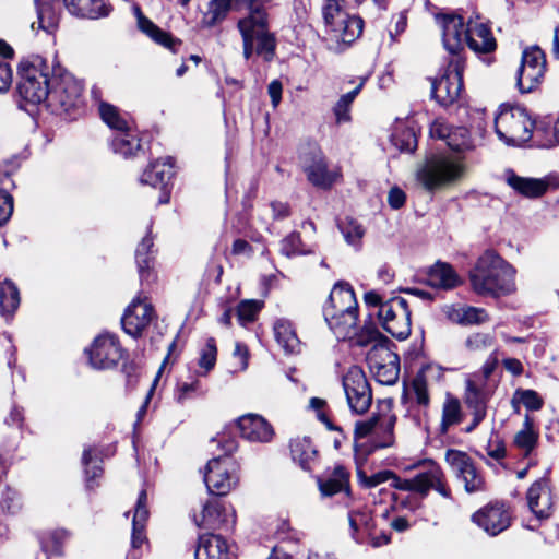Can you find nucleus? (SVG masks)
Listing matches in <instances>:
<instances>
[{
  "instance_id": "7c9ffc66",
  "label": "nucleus",
  "mask_w": 559,
  "mask_h": 559,
  "mask_svg": "<svg viewBox=\"0 0 559 559\" xmlns=\"http://www.w3.org/2000/svg\"><path fill=\"white\" fill-rule=\"evenodd\" d=\"M489 393L473 380L466 382L464 403L475 421H483L487 415Z\"/></svg>"
},
{
  "instance_id": "5701e85b",
  "label": "nucleus",
  "mask_w": 559,
  "mask_h": 559,
  "mask_svg": "<svg viewBox=\"0 0 559 559\" xmlns=\"http://www.w3.org/2000/svg\"><path fill=\"white\" fill-rule=\"evenodd\" d=\"M173 175V158L166 157L164 159H157L152 163L143 171L140 178V182L142 185H150L154 188H159L162 190L159 203L166 204L169 202V190L167 187Z\"/></svg>"
},
{
  "instance_id": "774afa93",
  "label": "nucleus",
  "mask_w": 559,
  "mask_h": 559,
  "mask_svg": "<svg viewBox=\"0 0 559 559\" xmlns=\"http://www.w3.org/2000/svg\"><path fill=\"white\" fill-rule=\"evenodd\" d=\"M309 405L312 409L317 411L318 419L323 423L330 430L336 429L332 423L330 421L326 414L322 411L325 406V401L319 397H312L309 402Z\"/></svg>"
},
{
  "instance_id": "c756f323",
  "label": "nucleus",
  "mask_w": 559,
  "mask_h": 559,
  "mask_svg": "<svg viewBox=\"0 0 559 559\" xmlns=\"http://www.w3.org/2000/svg\"><path fill=\"white\" fill-rule=\"evenodd\" d=\"M467 46L476 53H489L496 49L497 45L490 28L485 23L469 20Z\"/></svg>"
},
{
  "instance_id": "37998d69",
  "label": "nucleus",
  "mask_w": 559,
  "mask_h": 559,
  "mask_svg": "<svg viewBox=\"0 0 559 559\" xmlns=\"http://www.w3.org/2000/svg\"><path fill=\"white\" fill-rule=\"evenodd\" d=\"M429 283L433 287L450 289L459 284V277L449 264L437 263L429 273Z\"/></svg>"
},
{
  "instance_id": "4be33fe9",
  "label": "nucleus",
  "mask_w": 559,
  "mask_h": 559,
  "mask_svg": "<svg viewBox=\"0 0 559 559\" xmlns=\"http://www.w3.org/2000/svg\"><path fill=\"white\" fill-rule=\"evenodd\" d=\"M194 522L205 530L233 528L236 522L235 512L227 508L218 499L209 500L199 516L194 515Z\"/></svg>"
},
{
  "instance_id": "6e6552de",
  "label": "nucleus",
  "mask_w": 559,
  "mask_h": 559,
  "mask_svg": "<svg viewBox=\"0 0 559 559\" xmlns=\"http://www.w3.org/2000/svg\"><path fill=\"white\" fill-rule=\"evenodd\" d=\"M83 85L69 72L55 73L50 88L48 108L62 114L82 104Z\"/></svg>"
},
{
  "instance_id": "9b49d317",
  "label": "nucleus",
  "mask_w": 559,
  "mask_h": 559,
  "mask_svg": "<svg viewBox=\"0 0 559 559\" xmlns=\"http://www.w3.org/2000/svg\"><path fill=\"white\" fill-rule=\"evenodd\" d=\"M378 317L382 328L397 340H405L411 334V310L402 297H393L381 305Z\"/></svg>"
},
{
  "instance_id": "ea45409f",
  "label": "nucleus",
  "mask_w": 559,
  "mask_h": 559,
  "mask_svg": "<svg viewBox=\"0 0 559 559\" xmlns=\"http://www.w3.org/2000/svg\"><path fill=\"white\" fill-rule=\"evenodd\" d=\"M290 453L293 460L304 469H310V464L317 456V450L309 438H297L292 440Z\"/></svg>"
},
{
  "instance_id": "a211bd4d",
  "label": "nucleus",
  "mask_w": 559,
  "mask_h": 559,
  "mask_svg": "<svg viewBox=\"0 0 559 559\" xmlns=\"http://www.w3.org/2000/svg\"><path fill=\"white\" fill-rule=\"evenodd\" d=\"M302 168L307 179L321 189H330L340 177L337 170H329L325 157L321 150L313 146L302 156Z\"/></svg>"
},
{
  "instance_id": "6e6d98bb",
  "label": "nucleus",
  "mask_w": 559,
  "mask_h": 559,
  "mask_svg": "<svg viewBox=\"0 0 559 559\" xmlns=\"http://www.w3.org/2000/svg\"><path fill=\"white\" fill-rule=\"evenodd\" d=\"M217 348L214 338H209L201 350L199 366L204 369V374L212 370L216 364Z\"/></svg>"
},
{
  "instance_id": "0eeeda50",
  "label": "nucleus",
  "mask_w": 559,
  "mask_h": 559,
  "mask_svg": "<svg viewBox=\"0 0 559 559\" xmlns=\"http://www.w3.org/2000/svg\"><path fill=\"white\" fill-rule=\"evenodd\" d=\"M396 416L390 411L373 413L368 419L355 424V439L370 438L373 448H388L394 443Z\"/></svg>"
},
{
  "instance_id": "864d4df0",
  "label": "nucleus",
  "mask_w": 559,
  "mask_h": 559,
  "mask_svg": "<svg viewBox=\"0 0 559 559\" xmlns=\"http://www.w3.org/2000/svg\"><path fill=\"white\" fill-rule=\"evenodd\" d=\"M281 252L290 258L296 254H305L308 251L302 248L300 235L294 231L281 241Z\"/></svg>"
},
{
  "instance_id": "aec40b11",
  "label": "nucleus",
  "mask_w": 559,
  "mask_h": 559,
  "mask_svg": "<svg viewBox=\"0 0 559 559\" xmlns=\"http://www.w3.org/2000/svg\"><path fill=\"white\" fill-rule=\"evenodd\" d=\"M472 520L488 535L496 536L510 526L512 515L504 503L495 502L475 512Z\"/></svg>"
},
{
  "instance_id": "4c0bfd02",
  "label": "nucleus",
  "mask_w": 559,
  "mask_h": 559,
  "mask_svg": "<svg viewBox=\"0 0 559 559\" xmlns=\"http://www.w3.org/2000/svg\"><path fill=\"white\" fill-rule=\"evenodd\" d=\"M537 441L538 433L534 431L531 419L526 417L523 428L513 438V448L519 451L520 455L528 457L536 448Z\"/></svg>"
},
{
  "instance_id": "f03ea898",
  "label": "nucleus",
  "mask_w": 559,
  "mask_h": 559,
  "mask_svg": "<svg viewBox=\"0 0 559 559\" xmlns=\"http://www.w3.org/2000/svg\"><path fill=\"white\" fill-rule=\"evenodd\" d=\"M515 270L495 251L484 252L469 273L474 292L481 296L500 297L515 292Z\"/></svg>"
},
{
  "instance_id": "b1692460",
  "label": "nucleus",
  "mask_w": 559,
  "mask_h": 559,
  "mask_svg": "<svg viewBox=\"0 0 559 559\" xmlns=\"http://www.w3.org/2000/svg\"><path fill=\"white\" fill-rule=\"evenodd\" d=\"M358 311V304L352 286L347 283H336L323 307V316Z\"/></svg>"
},
{
  "instance_id": "2eb2a0df",
  "label": "nucleus",
  "mask_w": 559,
  "mask_h": 559,
  "mask_svg": "<svg viewBox=\"0 0 559 559\" xmlns=\"http://www.w3.org/2000/svg\"><path fill=\"white\" fill-rule=\"evenodd\" d=\"M367 362L376 380L385 385L394 384L400 374V359L383 345H374L367 355Z\"/></svg>"
},
{
  "instance_id": "680f3d73",
  "label": "nucleus",
  "mask_w": 559,
  "mask_h": 559,
  "mask_svg": "<svg viewBox=\"0 0 559 559\" xmlns=\"http://www.w3.org/2000/svg\"><path fill=\"white\" fill-rule=\"evenodd\" d=\"M147 519H148L147 493L145 490H141V492L138 497L135 509H134V515H133L132 523L145 525Z\"/></svg>"
},
{
  "instance_id": "603ef678",
  "label": "nucleus",
  "mask_w": 559,
  "mask_h": 559,
  "mask_svg": "<svg viewBox=\"0 0 559 559\" xmlns=\"http://www.w3.org/2000/svg\"><path fill=\"white\" fill-rule=\"evenodd\" d=\"M457 132L462 136V141L460 143H455L454 140H453V138L456 134V132L452 133V134H448L447 133V129L443 128L441 124H435L432 127V129H431V133L433 135H437L438 138H448L449 139L448 145L452 150H454V151H463V150L469 148V142H468V139L466 136L467 131L465 129H459Z\"/></svg>"
},
{
  "instance_id": "09e8293b",
  "label": "nucleus",
  "mask_w": 559,
  "mask_h": 559,
  "mask_svg": "<svg viewBox=\"0 0 559 559\" xmlns=\"http://www.w3.org/2000/svg\"><path fill=\"white\" fill-rule=\"evenodd\" d=\"M99 114L103 121L111 129L119 131L128 127V122L120 116L118 109L107 103L99 104Z\"/></svg>"
},
{
  "instance_id": "f8f14e48",
  "label": "nucleus",
  "mask_w": 559,
  "mask_h": 559,
  "mask_svg": "<svg viewBox=\"0 0 559 559\" xmlns=\"http://www.w3.org/2000/svg\"><path fill=\"white\" fill-rule=\"evenodd\" d=\"M270 0H250L248 4L249 20L252 29V40L257 44L255 52L270 61L274 56L275 39L267 32L266 13L262 5Z\"/></svg>"
},
{
  "instance_id": "49530a36",
  "label": "nucleus",
  "mask_w": 559,
  "mask_h": 559,
  "mask_svg": "<svg viewBox=\"0 0 559 559\" xmlns=\"http://www.w3.org/2000/svg\"><path fill=\"white\" fill-rule=\"evenodd\" d=\"M38 28L46 33H53L59 24L60 12L52 3L44 2L37 7Z\"/></svg>"
},
{
  "instance_id": "1a4fd4ad",
  "label": "nucleus",
  "mask_w": 559,
  "mask_h": 559,
  "mask_svg": "<svg viewBox=\"0 0 559 559\" xmlns=\"http://www.w3.org/2000/svg\"><path fill=\"white\" fill-rule=\"evenodd\" d=\"M90 366L95 370H110L124 358L126 350L118 337L110 333L99 334L85 348Z\"/></svg>"
},
{
  "instance_id": "f704fd0d",
  "label": "nucleus",
  "mask_w": 559,
  "mask_h": 559,
  "mask_svg": "<svg viewBox=\"0 0 559 559\" xmlns=\"http://www.w3.org/2000/svg\"><path fill=\"white\" fill-rule=\"evenodd\" d=\"M63 3L72 15L79 17L93 20L109 13L104 0H63Z\"/></svg>"
},
{
  "instance_id": "39448f33",
  "label": "nucleus",
  "mask_w": 559,
  "mask_h": 559,
  "mask_svg": "<svg viewBox=\"0 0 559 559\" xmlns=\"http://www.w3.org/2000/svg\"><path fill=\"white\" fill-rule=\"evenodd\" d=\"M329 0L322 8L326 34L337 45L349 46L360 37L364 21L358 15H349L343 9L345 4H337Z\"/></svg>"
},
{
  "instance_id": "cd10ccee",
  "label": "nucleus",
  "mask_w": 559,
  "mask_h": 559,
  "mask_svg": "<svg viewBox=\"0 0 559 559\" xmlns=\"http://www.w3.org/2000/svg\"><path fill=\"white\" fill-rule=\"evenodd\" d=\"M132 11L136 19V26L140 32L145 34L156 44L176 52L177 46L181 44L179 39L173 37L168 32L163 31L146 17L138 4L132 7Z\"/></svg>"
},
{
  "instance_id": "338daca9",
  "label": "nucleus",
  "mask_w": 559,
  "mask_h": 559,
  "mask_svg": "<svg viewBox=\"0 0 559 559\" xmlns=\"http://www.w3.org/2000/svg\"><path fill=\"white\" fill-rule=\"evenodd\" d=\"M485 450H486V454L496 461H500L501 459H503L506 456L504 443L502 441H500L498 438L490 439L488 441V444L486 445Z\"/></svg>"
},
{
  "instance_id": "58836bf2",
  "label": "nucleus",
  "mask_w": 559,
  "mask_h": 559,
  "mask_svg": "<svg viewBox=\"0 0 559 559\" xmlns=\"http://www.w3.org/2000/svg\"><path fill=\"white\" fill-rule=\"evenodd\" d=\"M111 147L115 153H118L124 157H129L135 154L141 147L140 140L130 130L129 126L126 129L117 131L116 135L111 141Z\"/></svg>"
},
{
  "instance_id": "bf43d9fd",
  "label": "nucleus",
  "mask_w": 559,
  "mask_h": 559,
  "mask_svg": "<svg viewBox=\"0 0 559 559\" xmlns=\"http://www.w3.org/2000/svg\"><path fill=\"white\" fill-rule=\"evenodd\" d=\"M412 388L415 393L416 402L418 405L427 407L430 402L429 393H428V385L427 380L424 376V373H418L413 379Z\"/></svg>"
},
{
  "instance_id": "393cba45",
  "label": "nucleus",
  "mask_w": 559,
  "mask_h": 559,
  "mask_svg": "<svg viewBox=\"0 0 559 559\" xmlns=\"http://www.w3.org/2000/svg\"><path fill=\"white\" fill-rule=\"evenodd\" d=\"M241 436L252 442H270L274 437L271 424L260 415L247 414L238 419Z\"/></svg>"
},
{
  "instance_id": "8fccbe9b",
  "label": "nucleus",
  "mask_w": 559,
  "mask_h": 559,
  "mask_svg": "<svg viewBox=\"0 0 559 559\" xmlns=\"http://www.w3.org/2000/svg\"><path fill=\"white\" fill-rule=\"evenodd\" d=\"M204 393L201 382L194 379L191 382H179L175 391V399L178 403L183 404L195 396L204 395Z\"/></svg>"
},
{
  "instance_id": "20e7f679",
  "label": "nucleus",
  "mask_w": 559,
  "mask_h": 559,
  "mask_svg": "<svg viewBox=\"0 0 559 559\" xmlns=\"http://www.w3.org/2000/svg\"><path fill=\"white\" fill-rule=\"evenodd\" d=\"M534 122L524 108L501 106L495 119L499 140L511 146H520L532 138Z\"/></svg>"
},
{
  "instance_id": "4468645a",
  "label": "nucleus",
  "mask_w": 559,
  "mask_h": 559,
  "mask_svg": "<svg viewBox=\"0 0 559 559\" xmlns=\"http://www.w3.org/2000/svg\"><path fill=\"white\" fill-rule=\"evenodd\" d=\"M546 71V58L539 47L526 48L522 53V62L518 70L516 85L521 93L534 91L540 83Z\"/></svg>"
},
{
  "instance_id": "a878e982",
  "label": "nucleus",
  "mask_w": 559,
  "mask_h": 559,
  "mask_svg": "<svg viewBox=\"0 0 559 559\" xmlns=\"http://www.w3.org/2000/svg\"><path fill=\"white\" fill-rule=\"evenodd\" d=\"M530 510L538 519H546L551 514L552 495L549 481L545 478L536 480L527 490Z\"/></svg>"
},
{
  "instance_id": "72a5a7b5",
  "label": "nucleus",
  "mask_w": 559,
  "mask_h": 559,
  "mask_svg": "<svg viewBox=\"0 0 559 559\" xmlns=\"http://www.w3.org/2000/svg\"><path fill=\"white\" fill-rule=\"evenodd\" d=\"M273 331L276 342L287 354L300 352L301 343L292 321L285 318L277 319L274 322Z\"/></svg>"
},
{
  "instance_id": "412c9836",
  "label": "nucleus",
  "mask_w": 559,
  "mask_h": 559,
  "mask_svg": "<svg viewBox=\"0 0 559 559\" xmlns=\"http://www.w3.org/2000/svg\"><path fill=\"white\" fill-rule=\"evenodd\" d=\"M155 316L146 297L136 296L128 306L121 319L124 332L133 337L140 336Z\"/></svg>"
},
{
  "instance_id": "5fc2aeb1",
  "label": "nucleus",
  "mask_w": 559,
  "mask_h": 559,
  "mask_svg": "<svg viewBox=\"0 0 559 559\" xmlns=\"http://www.w3.org/2000/svg\"><path fill=\"white\" fill-rule=\"evenodd\" d=\"M495 337L489 333H473L465 341V347L471 352H483L493 345Z\"/></svg>"
},
{
  "instance_id": "79ce46f5",
  "label": "nucleus",
  "mask_w": 559,
  "mask_h": 559,
  "mask_svg": "<svg viewBox=\"0 0 559 559\" xmlns=\"http://www.w3.org/2000/svg\"><path fill=\"white\" fill-rule=\"evenodd\" d=\"M20 305V292L10 280L0 282V312L3 317H11Z\"/></svg>"
},
{
  "instance_id": "c9c22d12",
  "label": "nucleus",
  "mask_w": 559,
  "mask_h": 559,
  "mask_svg": "<svg viewBox=\"0 0 559 559\" xmlns=\"http://www.w3.org/2000/svg\"><path fill=\"white\" fill-rule=\"evenodd\" d=\"M319 489L324 497H331L349 489V473L343 466H335L333 472L318 480Z\"/></svg>"
},
{
  "instance_id": "9d476101",
  "label": "nucleus",
  "mask_w": 559,
  "mask_h": 559,
  "mask_svg": "<svg viewBox=\"0 0 559 559\" xmlns=\"http://www.w3.org/2000/svg\"><path fill=\"white\" fill-rule=\"evenodd\" d=\"M465 60L462 56L451 57L443 74L432 83V95L442 106L452 105L463 90Z\"/></svg>"
},
{
  "instance_id": "423d86ee",
  "label": "nucleus",
  "mask_w": 559,
  "mask_h": 559,
  "mask_svg": "<svg viewBox=\"0 0 559 559\" xmlns=\"http://www.w3.org/2000/svg\"><path fill=\"white\" fill-rule=\"evenodd\" d=\"M465 166L457 156H433L418 170L417 178L428 190L459 180Z\"/></svg>"
},
{
  "instance_id": "f3484780",
  "label": "nucleus",
  "mask_w": 559,
  "mask_h": 559,
  "mask_svg": "<svg viewBox=\"0 0 559 559\" xmlns=\"http://www.w3.org/2000/svg\"><path fill=\"white\" fill-rule=\"evenodd\" d=\"M445 461L456 477L464 483L466 492L473 493L485 489V479L467 453L450 449L445 452Z\"/></svg>"
},
{
  "instance_id": "e433bc0d",
  "label": "nucleus",
  "mask_w": 559,
  "mask_h": 559,
  "mask_svg": "<svg viewBox=\"0 0 559 559\" xmlns=\"http://www.w3.org/2000/svg\"><path fill=\"white\" fill-rule=\"evenodd\" d=\"M464 418V413L459 399L447 394L443 405L440 423V432L447 433L450 427L459 425Z\"/></svg>"
},
{
  "instance_id": "bb28decb",
  "label": "nucleus",
  "mask_w": 559,
  "mask_h": 559,
  "mask_svg": "<svg viewBox=\"0 0 559 559\" xmlns=\"http://www.w3.org/2000/svg\"><path fill=\"white\" fill-rule=\"evenodd\" d=\"M507 181L513 190L526 198H538L549 188H559V178L556 177L536 179L511 174L508 176Z\"/></svg>"
},
{
  "instance_id": "13d9d810",
  "label": "nucleus",
  "mask_w": 559,
  "mask_h": 559,
  "mask_svg": "<svg viewBox=\"0 0 559 559\" xmlns=\"http://www.w3.org/2000/svg\"><path fill=\"white\" fill-rule=\"evenodd\" d=\"M513 400L521 402L530 411H538L543 406V400L533 390L519 389L515 391Z\"/></svg>"
},
{
  "instance_id": "de8ad7c7",
  "label": "nucleus",
  "mask_w": 559,
  "mask_h": 559,
  "mask_svg": "<svg viewBox=\"0 0 559 559\" xmlns=\"http://www.w3.org/2000/svg\"><path fill=\"white\" fill-rule=\"evenodd\" d=\"M338 228L348 245L355 248L360 247L366 230L358 221L346 217L338 223Z\"/></svg>"
},
{
  "instance_id": "a18cd8bd",
  "label": "nucleus",
  "mask_w": 559,
  "mask_h": 559,
  "mask_svg": "<svg viewBox=\"0 0 559 559\" xmlns=\"http://www.w3.org/2000/svg\"><path fill=\"white\" fill-rule=\"evenodd\" d=\"M153 239L150 235L145 236L139 243L135 251V260L139 269L141 281H146L150 277L152 257Z\"/></svg>"
},
{
  "instance_id": "dca6fc26",
  "label": "nucleus",
  "mask_w": 559,
  "mask_h": 559,
  "mask_svg": "<svg viewBox=\"0 0 559 559\" xmlns=\"http://www.w3.org/2000/svg\"><path fill=\"white\" fill-rule=\"evenodd\" d=\"M234 464L227 455L209 461L204 483L212 495L224 496L236 485L238 478L231 473Z\"/></svg>"
},
{
  "instance_id": "69168bd1",
  "label": "nucleus",
  "mask_w": 559,
  "mask_h": 559,
  "mask_svg": "<svg viewBox=\"0 0 559 559\" xmlns=\"http://www.w3.org/2000/svg\"><path fill=\"white\" fill-rule=\"evenodd\" d=\"M13 212V199L4 190H0V226L8 222Z\"/></svg>"
},
{
  "instance_id": "0e129e2a",
  "label": "nucleus",
  "mask_w": 559,
  "mask_h": 559,
  "mask_svg": "<svg viewBox=\"0 0 559 559\" xmlns=\"http://www.w3.org/2000/svg\"><path fill=\"white\" fill-rule=\"evenodd\" d=\"M0 506L9 513H14L20 508V497L16 491L7 489L1 497Z\"/></svg>"
},
{
  "instance_id": "052dcab7",
  "label": "nucleus",
  "mask_w": 559,
  "mask_h": 559,
  "mask_svg": "<svg viewBox=\"0 0 559 559\" xmlns=\"http://www.w3.org/2000/svg\"><path fill=\"white\" fill-rule=\"evenodd\" d=\"M238 28L243 39V56L249 59L253 53L254 43L252 40V29L249 20H240Z\"/></svg>"
},
{
  "instance_id": "6ab92c4d",
  "label": "nucleus",
  "mask_w": 559,
  "mask_h": 559,
  "mask_svg": "<svg viewBox=\"0 0 559 559\" xmlns=\"http://www.w3.org/2000/svg\"><path fill=\"white\" fill-rule=\"evenodd\" d=\"M442 31L444 48L451 57L461 56L464 44H467V26L462 16L456 14H441L436 16Z\"/></svg>"
},
{
  "instance_id": "c85d7f7f",
  "label": "nucleus",
  "mask_w": 559,
  "mask_h": 559,
  "mask_svg": "<svg viewBox=\"0 0 559 559\" xmlns=\"http://www.w3.org/2000/svg\"><path fill=\"white\" fill-rule=\"evenodd\" d=\"M195 559H236L227 542L219 535H202L195 549Z\"/></svg>"
},
{
  "instance_id": "3c124183",
  "label": "nucleus",
  "mask_w": 559,
  "mask_h": 559,
  "mask_svg": "<svg viewBox=\"0 0 559 559\" xmlns=\"http://www.w3.org/2000/svg\"><path fill=\"white\" fill-rule=\"evenodd\" d=\"M262 308L257 300H242L237 307V317L241 325L253 322Z\"/></svg>"
},
{
  "instance_id": "ddd939ff",
  "label": "nucleus",
  "mask_w": 559,
  "mask_h": 559,
  "mask_svg": "<svg viewBox=\"0 0 559 559\" xmlns=\"http://www.w3.org/2000/svg\"><path fill=\"white\" fill-rule=\"evenodd\" d=\"M343 388L352 412L364 414L369 409L372 393L366 376L359 367L353 366L348 369L343 377Z\"/></svg>"
},
{
  "instance_id": "4d7b16f0",
  "label": "nucleus",
  "mask_w": 559,
  "mask_h": 559,
  "mask_svg": "<svg viewBox=\"0 0 559 559\" xmlns=\"http://www.w3.org/2000/svg\"><path fill=\"white\" fill-rule=\"evenodd\" d=\"M380 336L381 334L373 323H366L362 328L357 325V334H355L352 340H354L355 344L358 346H367L378 341Z\"/></svg>"
},
{
  "instance_id": "2f4dec72",
  "label": "nucleus",
  "mask_w": 559,
  "mask_h": 559,
  "mask_svg": "<svg viewBox=\"0 0 559 559\" xmlns=\"http://www.w3.org/2000/svg\"><path fill=\"white\" fill-rule=\"evenodd\" d=\"M248 0H211L207 10L203 13L201 19V26L211 28L222 23L228 12L238 9L242 3Z\"/></svg>"
},
{
  "instance_id": "a19ab883",
  "label": "nucleus",
  "mask_w": 559,
  "mask_h": 559,
  "mask_svg": "<svg viewBox=\"0 0 559 559\" xmlns=\"http://www.w3.org/2000/svg\"><path fill=\"white\" fill-rule=\"evenodd\" d=\"M448 317L451 321L460 324H480L489 320L486 310L476 307L451 308L448 311Z\"/></svg>"
},
{
  "instance_id": "f257e3e1",
  "label": "nucleus",
  "mask_w": 559,
  "mask_h": 559,
  "mask_svg": "<svg viewBox=\"0 0 559 559\" xmlns=\"http://www.w3.org/2000/svg\"><path fill=\"white\" fill-rule=\"evenodd\" d=\"M411 468H419L420 471L412 478H401L391 471H382L371 476H365L362 481L366 487L373 488L391 480L393 488L415 492L421 498L427 497L430 489H435L447 499L451 498V490L447 484L445 475L435 461H418Z\"/></svg>"
},
{
  "instance_id": "473e14b6",
  "label": "nucleus",
  "mask_w": 559,
  "mask_h": 559,
  "mask_svg": "<svg viewBox=\"0 0 559 559\" xmlns=\"http://www.w3.org/2000/svg\"><path fill=\"white\" fill-rule=\"evenodd\" d=\"M328 325L338 340H352L357 334L358 311L324 317Z\"/></svg>"
},
{
  "instance_id": "e2e57ef3",
  "label": "nucleus",
  "mask_w": 559,
  "mask_h": 559,
  "mask_svg": "<svg viewBox=\"0 0 559 559\" xmlns=\"http://www.w3.org/2000/svg\"><path fill=\"white\" fill-rule=\"evenodd\" d=\"M82 463L85 466V474L88 487H91V481L97 477H99L103 473V469L99 465L92 464V450L85 449L82 456Z\"/></svg>"
},
{
  "instance_id": "7ed1b4c3",
  "label": "nucleus",
  "mask_w": 559,
  "mask_h": 559,
  "mask_svg": "<svg viewBox=\"0 0 559 559\" xmlns=\"http://www.w3.org/2000/svg\"><path fill=\"white\" fill-rule=\"evenodd\" d=\"M20 74L17 91L21 98L31 105L45 103L48 107L52 76L47 61L40 56H35L21 64Z\"/></svg>"
},
{
  "instance_id": "c03bdc74",
  "label": "nucleus",
  "mask_w": 559,
  "mask_h": 559,
  "mask_svg": "<svg viewBox=\"0 0 559 559\" xmlns=\"http://www.w3.org/2000/svg\"><path fill=\"white\" fill-rule=\"evenodd\" d=\"M391 142L400 152L412 153L417 147V135L413 127L400 124L392 133Z\"/></svg>"
}]
</instances>
